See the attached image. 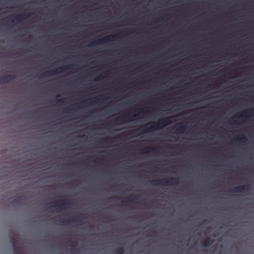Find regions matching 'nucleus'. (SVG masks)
Wrapping results in <instances>:
<instances>
[{"label": "nucleus", "instance_id": "423d86ee", "mask_svg": "<svg viewBox=\"0 0 254 254\" xmlns=\"http://www.w3.org/2000/svg\"><path fill=\"white\" fill-rule=\"evenodd\" d=\"M121 34H122V33H117L115 35H109V36H106L105 37L99 39L96 41H93L91 43H90L88 45V46L92 47V46H94L99 45L100 44L105 43H107L108 42L111 41V38H115L117 36L119 37Z\"/></svg>", "mask_w": 254, "mask_h": 254}, {"label": "nucleus", "instance_id": "9b49d317", "mask_svg": "<svg viewBox=\"0 0 254 254\" xmlns=\"http://www.w3.org/2000/svg\"><path fill=\"white\" fill-rule=\"evenodd\" d=\"M59 223L61 225L69 224L70 222L76 223L78 222V220L75 218H71L70 219L66 220H60L59 221Z\"/></svg>", "mask_w": 254, "mask_h": 254}, {"label": "nucleus", "instance_id": "b1692460", "mask_svg": "<svg viewBox=\"0 0 254 254\" xmlns=\"http://www.w3.org/2000/svg\"><path fill=\"white\" fill-rule=\"evenodd\" d=\"M60 97V95H57V97Z\"/></svg>", "mask_w": 254, "mask_h": 254}, {"label": "nucleus", "instance_id": "6ab92c4d", "mask_svg": "<svg viewBox=\"0 0 254 254\" xmlns=\"http://www.w3.org/2000/svg\"><path fill=\"white\" fill-rule=\"evenodd\" d=\"M132 198H133L132 196H128V197H127L126 198L127 202H131V201H132L134 200V199H132Z\"/></svg>", "mask_w": 254, "mask_h": 254}, {"label": "nucleus", "instance_id": "a211bd4d", "mask_svg": "<svg viewBox=\"0 0 254 254\" xmlns=\"http://www.w3.org/2000/svg\"><path fill=\"white\" fill-rule=\"evenodd\" d=\"M238 140L240 141H243V140H246V138L244 135H242L240 136H239L237 138Z\"/></svg>", "mask_w": 254, "mask_h": 254}, {"label": "nucleus", "instance_id": "20e7f679", "mask_svg": "<svg viewBox=\"0 0 254 254\" xmlns=\"http://www.w3.org/2000/svg\"><path fill=\"white\" fill-rule=\"evenodd\" d=\"M171 123L170 120L167 119H161L159 122L157 123H152V125L148 128H145L141 132V133H144L147 132H149L152 130H155L157 129L160 128L166 125H169Z\"/></svg>", "mask_w": 254, "mask_h": 254}, {"label": "nucleus", "instance_id": "7ed1b4c3", "mask_svg": "<svg viewBox=\"0 0 254 254\" xmlns=\"http://www.w3.org/2000/svg\"><path fill=\"white\" fill-rule=\"evenodd\" d=\"M136 114H131L130 113L126 114L123 116L119 117L118 118L115 120V122L119 123H124L128 121L133 120L136 117L140 116L141 113L145 114L146 111L141 110L140 111H136Z\"/></svg>", "mask_w": 254, "mask_h": 254}, {"label": "nucleus", "instance_id": "f257e3e1", "mask_svg": "<svg viewBox=\"0 0 254 254\" xmlns=\"http://www.w3.org/2000/svg\"><path fill=\"white\" fill-rule=\"evenodd\" d=\"M178 180L177 178H163L152 180L150 181V184L152 185L170 186L173 184H178Z\"/></svg>", "mask_w": 254, "mask_h": 254}, {"label": "nucleus", "instance_id": "dca6fc26", "mask_svg": "<svg viewBox=\"0 0 254 254\" xmlns=\"http://www.w3.org/2000/svg\"><path fill=\"white\" fill-rule=\"evenodd\" d=\"M116 253L117 254H124V249L122 247L119 248L116 251Z\"/></svg>", "mask_w": 254, "mask_h": 254}, {"label": "nucleus", "instance_id": "4468645a", "mask_svg": "<svg viewBox=\"0 0 254 254\" xmlns=\"http://www.w3.org/2000/svg\"><path fill=\"white\" fill-rule=\"evenodd\" d=\"M211 244V239L209 237H207L202 242V245L204 247H207Z\"/></svg>", "mask_w": 254, "mask_h": 254}, {"label": "nucleus", "instance_id": "1a4fd4ad", "mask_svg": "<svg viewBox=\"0 0 254 254\" xmlns=\"http://www.w3.org/2000/svg\"><path fill=\"white\" fill-rule=\"evenodd\" d=\"M251 190V186L249 184H246L242 186H239L235 187L231 190V192H245L249 191Z\"/></svg>", "mask_w": 254, "mask_h": 254}, {"label": "nucleus", "instance_id": "2eb2a0df", "mask_svg": "<svg viewBox=\"0 0 254 254\" xmlns=\"http://www.w3.org/2000/svg\"><path fill=\"white\" fill-rule=\"evenodd\" d=\"M22 200V196H18L11 201L12 204H16L19 203Z\"/></svg>", "mask_w": 254, "mask_h": 254}, {"label": "nucleus", "instance_id": "39448f33", "mask_svg": "<svg viewBox=\"0 0 254 254\" xmlns=\"http://www.w3.org/2000/svg\"><path fill=\"white\" fill-rule=\"evenodd\" d=\"M73 67L72 65H68L65 66L60 67L57 68H55L49 71H47L45 73L41 75L40 77H45L49 76H51L58 73H60L64 71L65 70L71 69Z\"/></svg>", "mask_w": 254, "mask_h": 254}, {"label": "nucleus", "instance_id": "aec40b11", "mask_svg": "<svg viewBox=\"0 0 254 254\" xmlns=\"http://www.w3.org/2000/svg\"><path fill=\"white\" fill-rule=\"evenodd\" d=\"M58 102L63 103V99H60V100H58Z\"/></svg>", "mask_w": 254, "mask_h": 254}, {"label": "nucleus", "instance_id": "0eeeda50", "mask_svg": "<svg viewBox=\"0 0 254 254\" xmlns=\"http://www.w3.org/2000/svg\"><path fill=\"white\" fill-rule=\"evenodd\" d=\"M54 205H51V207L57 208L60 210H64L68 205V203L66 200H58L56 201L52 202Z\"/></svg>", "mask_w": 254, "mask_h": 254}, {"label": "nucleus", "instance_id": "ddd939ff", "mask_svg": "<svg viewBox=\"0 0 254 254\" xmlns=\"http://www.w3.org/2000/svg\"><path fill=\"white\" fill-rule=\"evenodd\" d=\"M156 150L154 147H147L141 150V153H149L150 152H155Z\"/></svg>", "mask_w": 254, "mask_h": 254}, {"label": "nucleus", "instance_id": "5701e85b", "mask_svg": "<svg viewBox=\"0 0 254 254\" xmlns=\"http://www.w3.org/2000/svg\"><path fill=\"white\" fill-rule=\"evenodd\" d=\"M95 80H99V79H98V78H96V79H95Z\"/></svg>", "mask_w": 254, "mask_h": 254}, {"label": "nucleus", "instance_id": "f03ea898", "mask_svg": "<svg viewBox=\"0 0 254 254\" xmlns=\"http://www.w3.org/2000/svg\"><path fill=\"white\" fill-rule=\"evenodd\" d=\"M19 240L18 234L12 232L11 236V242L14 250V254H24L22 249L19 244Z\"/></svg>", "mask_w": 254, "mask_h": 254}, {"label": "nucleus", "instance_id": "9d476101", "mask_svg": "<svg viewBox=\"0 0 254 254\" xmlns=\"http://www.w3.org/2000/svg\"><path fill=\"white\" fill-rule=\"evenodd\" d=\"M15 74H6L0 77V84L7 83L15 78Z\"/></svg>", "mask_w": 254, "mask_h": 254}, {"label": "nucleus", "instance_id": "f8f14e48", "mask_svg": "<svg viewBox=\"0 0 254 254\" xmlns=\"http://www.w3.org/2000/svg\"><path fill=\"white\" fill-rule=\"evenodd\" d=\"M31 15V13H27L23 15H18L15 18V20L19 22L22 21L23 19H26Z\"/></svg>", "mask_w": 254, "mask_h": 254}, {"label": "nucleus", "instance_id": "6e6552de", "mask_svg": "<svg viewBox=\"0 0 254 254\" xmlns=\"http://www.w3.org/2000/svg\"><path fill=\"white\" fill-rule=\"evenodd\" d=\"M254 113V109L251 108L238 113L235 117L238 119H246L249 116H252Z\"/></svg>", "mask_w": 254, "mask_h": 254}, {"label": "nucleus", "instance_id": "412c9836", "mask_svg": "<svg viewBox=\"0 0 254 254\" xmlns=\"http://www.w3.org/2000/svg\"><path fill=\"white\" fill-rule=\"evenodd\" d=\"M233 124H237V121H235V122H233Z\"/></svg>", "mask_w": 254, "mask_h": 254}, {"label": "nucleus", "instance_id": "4be33fe9", "mask_svg": "<svg viewBox=\"0 0 254 254\" xmlns=\"http://www.w3.org/2000/svg\"><path fill=\"white\" fill-rule=\"evenodd\" d=\"M157 169H158V168H157V167H155V170H157Z\"/></svg>", "mask_w": 254, "mask_h": 254}, {"label": "nucleus", "instance_id": "f3484780", "mask_svg": "<svg viewBox=\"0 0 254 254\" xmlns=\"http://www.w3.org/2000/svg\"><path fill=\"white\" fill-rule=\"evenodd\" d=\"M186 129V126H179V127L176 129V131L181 132L184 131Z\"/></svg>", "mask_w": 254, "mask_h": 254}, {"label": "nucleus", "instance_id": "393cba45", "mask_svg": "<svg viewBox=\"0 0 254 254\" xmlns=\"http://www.w3.org/2000/svg\"><path fill=\"white\" fill-rule=\"evenodd\" d=\"M122 203H125V202H126V201H122Z\"/></svg>", "mask_w": 254, "mask_h": 254}]
</instances>
